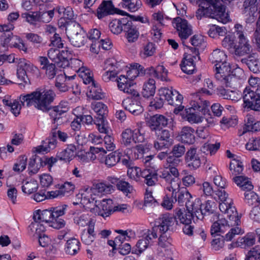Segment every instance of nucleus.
<instances>
[{"instance_id": "nucleus-1", "label": "nucleus", "mask_w": 260, "mask_h": 260, "mask_svg": "<svg viewBox=\"0 0 260 260\" xmlns=\"http://www.w3.org/2000/svg\"><path fill=\"white\" fill-rule=\"evenodd\" d=\"M55 94L52 90H36L26 95H21L20 99L26 106H34L36 108L44 112H49V116L52 119V123H55L62 117V115L68 111L66 106L59 104L52 107L51 103L53 101Z\"/></svg>"}, {"instance_id": "nucleus-2", "label": "nucleus", "mask_w": 260, "mask_h": 260, "mask_svg": "<svg viewBox=\"0 0 260 260\" xmlns=\"http://www.w3.org/2000/svg\"><path fill=\"white\" fill-rule=\"evenodd\" d=\"M209 59L212 63L215 64V79L226 87L235 88L238 81V77L235 75L236 72L243 73V71L239 68L233 71L231 74L230 64L226 61V55L219 49L213 50Z\"/></svg>"}, {"instance_id": "nucleus-3", "label": "nucleus", "mask_w": 260, "mask_h": 260, "mask_svg": "<svg viewBox=\"0 0 260 260\" xmlns=\"http://www.w3.org/2000/svg\"><path fill=\"white\" fill-rule=\"evenodd\" d=\"M193 4L198 5L196 16L198 19L203 17L215 19L219 22L226 23L230 21L229 14L224 6L219 0H189Z\"/></svg>"}, {"instance_id": "nucleus-4", "label": "nucleus", "mask_w": 260, "mask_h": 260, "mask_svg": "<svg viewBox=\"0 0 260 260\" xmlns=\"http://www.w3.org/2000/svg\"><path fill=\"white\" fill-rule=\"evenodd\" d=\"M219 209L226 214L228 219L222 218L215 221L211 228V235L218 232L224 233L230 228L238 226L241 222V216L238 215L235 207L233 205L232 200L221 202Z\"/></svg>"}, {"instance_id": "nucleus-5", "label": "nucleus", "mask_w": 260, "mask_h": 260, "mask_svg": "<svg viewBox=\"0 0 260 260\" xmlns=\"http://www.w3.org/2000/svg\"><path fill=\"white\" fill-rule=\"evenodd\" d=\"M176 217L173 215L166 213L161 215L156 222L158 224H155L151 231H147V241L157 238V231L159 229L160 233H166L169 231H173L175 224L177 223Z\"/></svg>"}, {"instance_id": "nucleus-6", "label": "nucleus", "mask_w": 260, "mask_h": 260, "mask_svg": "<svg viewBox=\"0 0 260 260\" xmlns=\"http://www.w3.org/2000/svg\"><path fill=\"white\" fill-rule=\"evenodd\" d=\"M217 209L216 203L212 201L208 200L204 204H201L199 200H196L193 210L195 213L196 220L202 219L204 216L212 215L213 221L219 218L216 210Z\"/></svg>"}, {"instance_id": "nucleus-7", "label": "nucleus", "mask_w": 260, "mask_h": 260, "mask_svg": "<svg viewBox=\"0 0 260 260\" xmlns=\"http://www.w3.org/2000/svg\"><path fill=\"white\" fill-rule=\"evenodd\" d=\"M145 122H139L137 123L138 133H135L134 136V131L130 128L125 129L122 133V143L125 146H129L132 142L136 143H142L144 142L145 138Z\"/></svg>"}, {"instance_id": "nucleus-8", "label": "nucleus", "mask_w": 260, "mask_h": 260, "mask_svg": "<svg viewBox=\"0 0 260 260\" xmlns=\"http://www.w3.org/2000/svg\"><path fill=\"white\" fill-rule=\"evenodd\" d=\"M67 30L68 38L74 47H81L87 43V34L78 23H74Z\"/></svg>"}, {"instance_id": "nucleus-9", "label": "nucleus", "mask_w": 260, "mask_h": 260, "mask_svg": "<svg viewBox=\"0 0 260 260\" xmlns=\"http://www.w3.org/2000/svg\"><path fill=\"white\" fill-rule=\"evenodd\" d=\"M159 94L164 96L169 104L176 107L174 109L175 114H178L184 109V106L181 105L183 99L182 95L177 90H173L172 87L171 89L161 88L159 90Z\"/></svg>"}, {"instance_id": "nucleus-10", "label": "nucleus", "mask_w": 260, "mask_h": 260, "mask_svg": "<svg viewBox=\"0 0 260 260\" xmlns=\"http://www.w3.org/2000/svg\"><path fill=\"white\" fill-rule=\"evenodd\" d=\"M92 106L93 110L96 113L94 123L96 125L100 133H107L108 122L106 117L108 113L107 107L102 102H96L92 104Z\"/></svg>"}, {"instance_id": "nucleus-11", "label": "nucleus", "mask_w": 260, "mask_h": 260, "mask_svg": "<svg viewBox=\"0 0 260 260\" xmlns=\"http://www.w3.org/2000/svg\"><path fill=\"white\" fill-rule=\"evenodd\" d=\"M173 26L176 29L178 36L182 42L183 45H185L184 41L193 34L191 25L188 21L180 17L173 19Z\"/></svg>"}, {"instance_id": "nucleus-12", "label": "nucleus", "mask_w": 260, "mask_h": 260, "mask_svg": "<svg viewBox=\"0 0 260 260\" xmlns=\"http://www.w3.org/2000/svg\"><path fill=\"white\" fill-rule=\"evenodd\" d=\"M235 28L237 29L236 35L239 41L238 44L236 45L234 54L237 56H243L250 53L252 51V48L243 32L240 30L242 28V26L240 24H236Z\"/></svg>"}, {"instance_id": "nucleus-13", "label": "nucleus", "mask_w": 260, "mask_h": 260, "mask_svg": "<svg viewBox=\"0 0 260 260\" xmlns=\"http://www.w3.org/2000/svg\"><path fill=\"white\" fill-rule=\"evenodd\" d=\"M114 14L126 15L127 12L114 7L111 0H104L96 10V16L100 19Z\"/></svg>"}, {"instance_id": "nucleus-14", "label": "nucleus", "mask_w": 260, "mask_h": 260, "mask_svg": "<svg viewBox=\"0 0 260 260\" xmlns=\"http://www.w3.org/2000/svg\"><path fill=\"white\" fill-rule=\"evenodd\" d=\"M255 87H246L242 97L245 107L255 111L260 112V105L258 102Z\"/></svg>"}, {"instance_id": "nucleus-15", "label": "nucleus", "mask_w": 260, "mask_h": 260, "mask_svg": "<svg viewBox=\"0 0 260 260\" xmlns=\"http://www.w3.org/2000/svg\"><path fill=\"white\" fill-rule=\"evenodd\" d=\"M189 49L191 53L185 55L180 66L183 72L187 74H191L193 73L195 69L194 60L196 59L197 57L199 59L200 56L199 53L196 48L189 47Z\"/></svg>"}, {"instance_id": "nucleus-16", "label": "nucleus", "mask_w": 260, "mask_h": 260, "mask_svg": "<svg viewBox=\"0 0 260 260\" xmlns=\"http://www.w3.org/2000/svg\"><path fill=\"white\" fill-rule=\"evenodd\" d=\"M192 96L195 100L191 101L190 107L185 109V114H188L190 111V113H200L201 112L205 115L206 112H208V108L210 106L209 102L201 100L199 97V93H193Z\"/></svg>"}, {"instance_id": "nucleus-17", "label": "nucleus", "mask_w": 260, "mask_h": 260, "mask_svg": "<svg viewBox=\"0 0 260 260\" xmlns=\"http://www.w3.org/2000/svg\"><path fill=\"white\" fill-rule=\"evenodd\" d=\"M243 232L241 229L238 226L229 229V232L225 235V237H219L214 239L211 242V246L213 249L215 251L220 250L224 246V240L226 241H231L235 235L243 233Z\"/></svg>"}, {"instance_id": "nucleus-18", "label": "nucleus", "mask_w": 260, "mask_h": 260, "mask_svg": "<svg viewBox=\"0 0 260 260\" xmlns=\"http://www.w3.org/2000/svg\"><path fill=\"white\" fill-rule=\"evenodd\" d=\"M133 80L134 78H130L127 74V77L124 75H120L115 79L117 82L118 87L120 90L134 96H138L139 94L133 88L134 84Z\"/></svg>"}, {"instance_id": "nucleus-19", "label": "nucleus", "mask_w": 260, "mask_h": 260, "mask_svg": "<svg viewBox=\"0 0 260 260\" xmlns=\"http://www.w3.org/2000/svg\"><path fill=\"white\" fill-rule=\"evenodd\" d=\"M185 161L191 169L196 170L201 166V156L197 148L191 146L188 149L185 155Z\"/></svg>"}, {"instance_id": "nucleus-20", "label": "nucleus", "mask_w": 260, "mask_h": 260, "mask_svg": "<svg viewBox=\"0 0 260 260\" xmlns=\"http://www.w3.org/2000/svg\"><path fill=\"white\" fill-rule=\"evenodd\" d=\"M192 197L186 189H182L178 192L177 201L180 206L185 205L187 211H192L196 201H191Z\"/></svg>"}, {"instance_id": "nucleus-21", "label": "nucleus", "mask_w": 260, "mask_h": 260, "mask_svg": "<svg viewBox=\"0 0 260 260\" xmlns=\"http://www.w3.org/2000/svg\"><path fill=\"white\" fill-rule=\"evenodd\" d=\"M112 204V200L111 199H103L102 201H99L96 207L98 215L103 217L109 216L113 211Z\"/></svg>"}, {"instance_id": "nucleus-22", "label": "nucleus", "mask_w": 260, "mask_h": 260, "mask_svg": "<svg viewBox=\"0 0 260 260\" xmlns=\"http://www.w3.org/2000/svg\"><path fill=\"white\" fill-rule=\"evenodd\" d=\"M168 124V119L161 115L156 114L151 116L148 126L151 130L160 132L162 126H166Z\"/></svg>"}, {"instance_id": "nucleus-23", "label": "nucleus", "mask_w": 260, "mask_h": 260, "mask_svg": "<svg viewBox=\"0 0 260 260\" xmlns=\"http://www.w3.org/2000/svg\"><path fill=\"white\" fill-rule=\"evenodd\" d=\"M194 132V129L191 127H183L179 134L180 140L184 143L188 144H193L196 141Z\"/></svg>"}, {"instance_id": "nucleus-24", "label": "nucleus", "mask_w": 260, "mask_h": 260, "mask_svg": "<svg viewBox=\"0 0 260 260\" xmlns=\"http://www.w3.org/2000/svg\"><path fill=\"white\" fill-rule=\"evenodd\" d=\"M176 219H178L182 224H191L192 220L193 222L196 220L195 213L193 211H186L184 209H176Z\"/></svg>"}, {"instance_id": "nucleus-25", "label": "nucleus", "mask_w": 260, "mask_h": 260, "mask_svg": "<svg viewBox=\"0 0 260 260\" xmlns=\"http://www.w3.org/2000/svg\"><path fill=\"white\" fill-rule=\"evenodd\" d=\"M122 105L125 110L135 115H139L144 110L140 102L133 101L129 99L124 100Z\"/></svg>"}, {"instance_id": "nucleus-26", "label": "nucleus", "mask_w": 260, "mask_h": 260, "mask_svg": "<svg viewBox=\"0 0 260 260\" xmlns=\"http://www.w3.org/2000/svg\"><path fill=\"white\" fill-rule=\"evenodd\" d=\"M39 61L42 66L41 69L45 70L46 75L50 79H53L56 74L57 69L55 63H50L46 57L41 56L39 58Z\"/></svg>"}, {"instance_id": "nucleus-27", "label": "nucleus", "mask_w": 260, "mask_h": 260, "mask_svg": "<svg viewBox=\"0 0 260 260\" xmlns=\"http://www.w3.org/2000/svg\"><path fill=\"white\" fill-rule=\"evenodd\" d=\"M33 218L36 222H52L54 218L53 217L52 210L51 208L49 209H46L41 211L38 210L34 213Z\"/></svg>"}, {"instance_id": "nucleus-28", "label": "nucleus", "mask_w": 260, "mask_h": 260, "mask_svg": "<svg viewBox=\"0 0 260 260\" xmlns=\"http://www.w3.org/2000/svg\"><path fill=\"white\" fill-rule=\"evenodd\" d=\"M76 147L73 144L68 145L67 147L61 151L58 152L56 157L60 160L70 161L75 157Z\"/></svg>"}, {"instance_id": "nucleus-29", "label": "nucleus", "mask_w": 260, "mask_h": 260, "mask_svg": "<svg viewBox=\"0 0 260 260\" xmlns=\"http://www.w3.org/2000/svg\"><path fill=\"white\" fill-rule=\"evenodd\" d=\"M128 21L127 18L112 20L109 24L111 31L115 35L120 34L122 31H124V26H126Z\"/></svg>"}, {"instance_id": "nucleus-30", "label": "nucleus", "mask_w": 260, "mask_h": 260, "mask_svg": "<svg viewBox=\"0 0 260 260\" xmlns=\"http://www.w3.org/2000/svg\"><path fill=\"white\" fill-rule=\"evenodd\" d=\"M241 62L245 63L249 70L253 73H256L259 71V61L255 54L253 53L242 58Z\"/></svg>"}, {"instance_id": "nucleus-31", "label": "nucleus", "mask_w": 260, "mask_h": 260, "mask_svg": "<svg viewBox=\"0 0 260 260\" xmlns=\"http://www.w3.org/2000/svg\"><path fill=\"white\" fill-rule=\"evenodd\" d=\"M123 31L125 32V37L129 42H134L137 40L139 32L132 20H128L126 26H124Z\"/></svg>"}, {"instance_id": "nucleus-32", "label": "nucleus", "mask_w": 260, "mask_h": 260, "mask_svg": "<svg viewBox=\"0 0 260 260\" xmlns=\"http://www.w3.org/2000/svg\"><path fill=\"white\" fill-rule=\"evenodd\" d=\"M244 129L245 131L243 132V134L246 132H257L260 131V120H257L251 115H247Z\"/></svg>"}, {"instance_id": "nucleus-33", "label": "nucleus", "mask_w": 260, "mask_h": 260, "mask_svg": "<svg viewBox=\"0 0 260 260\" xmlns=\"http://www.w3.org/2000/svg\"><path fill=\"white\" fill-rule=\"evenodd\" d=\"M217 93L220 97H222L224 99L231 100L234 101H238L241 97V95L236 91L225 89L222 87L217 89Z\"/></svg>"}, {"instance_id": "nucleus-34", "label": "nucleus", "mask_w": 260, "mask_h": 260, "mask_svg": "<svg viewBox=\"0 0 260 260\" xmlns=\"http://www.w3.org/2000/svg\"><path fill=\"white\" fill-rule=\"evenodd\" d=\"M233 180L235 183L243 190L251 191L253 186L249 178L244 176L234 177Z\"/></svg>"}, {"instance_id": "nucleus-35", "label": "nucleus", "mask_w": 260, "mask_h": 260, "mask_svg": "<svg viewBox=\"0 0 260 260\" xmlns=\"http://www.w3.org/2000/svg\"><path fill=\"white\" fill-rule=\"evenodd\" d=\"M42 158L35 154L29 159L28 163V169L29 170V174H36L41 166H43Z\"/></svg>"}, {"instance_id": "nucleus-36", "label": "nucleus", "mask_w": 260, "mask_h": 260, "mask_svg": "<svg viewBox=\"0 0 260 260\" xmlns=\"http://www.w3.org/2000/svg\"><path fill=\"white\" fill-rule=\"evenodd\" d=\"M255 236L253 233H248L244 237L239 238L237 244L242 248H246L253 245L255 243Z\"/></svg>"}, {"instance_id": "nucleus-37", "label": "nucleus", "mask_w": 260, "mask_h": 260, "mask_svg": "<svg viewBox=\"0 0 260 260\" xmlns=\"http://www.w3.org/2000/svg\"><path fill=\"white\" fill-rule=\"evenodd\" d=\"M101 36L100 31L96 28L91 29L89 32L88 35H87V38L89 40L92 41V43L90 44L91 50L93 51L97 46L99 47L101 45V43L99 41Z\"/></svg>"}, {"instance_id": "nucleus-38", "label": "nucleus", "mask_w": 260, "mask_h": 260, "mask_svg": "<svg viewBox=\"0 0 260 260\" xmlns=\"http://www.w3.org/2000/svg\"><path fill=\"white\" fill-rule=\"evenodd\" d=\"M140 1L137 0H122L118 6L123 9H126L131 12L137 11L141 6Z\"/></svg>"}, {"instance_id": "nucleus-39", "label": "nucleus", "mask_w": 260, "mask_h": 260, "mask_svg": "<svg viewBox=\"0 0 260 260\" xmlns=\"http://www.w3.org/2000/svg\"><path fill=\"white\" fill-rule=\"evenodd\" d=\"M145 170L141 171V169L139 167H131L127 169V174L131 179L136 181H139L142 177L144 179V182L146 183V175H144Z\"/></svg>"}, {"instance_id": "nucleus-40", "label": "nucleus", "mask_w": 260, "mask_h": 260, "mask_svg": "<svg viewBox=\"0 0 260 260\" xmlns=\"http://www.w3.org/2000/svg\"><path fill=\"white\" fill-rule=\"evenodd\" d=\"M80 243L79 241L74 238H72L67 241L66 252L67 253L73 255L77 253L80 250Z\"/></svg>"}, {"instance_id": "nucleus-41", "label": "nucleus", "mask_w": 260, "mask_h": 260, "mask_svg": "<svg viewBox=\"0 0 260 260\" xmlns=\"http://www.w3.org/2000/svg\"><path fill=\"white\" fill-rule=\"evenodd\" d=\"M121 156L120 152L117 151L112 152L105 157V164L108 167H113L120 161Z\"/></svg>"}, {"instance_id": "nucleus-42", "label": "nucleus", "mask_w": 260, "mask_h": 260, "mask_svg": "<svg viewBox=\"0 0 260 260\" xmlns=\"http://www.w3.org/2000/svg\"><path fill=\"white\" fill-rule=\"evenodd\" d=\"M244 202L248 206L256 207L260 203L259 198L254 191H247L244 193Z\"/></svg>"}, {"instance_id": "nucleus-43", "label": "nucleus", "mask_w": 260, "mask_h": 260, "mask_svg": "<svg viewBox=\"0 0 260 260\" xmlns=\"http://www.w3.org/2000/svg\"><path fill=\"white\" fill-rule=\"evenodd\" d=\"M236 37L233 35H228L225 36L222 41V46L227 49L230 53L234 54L236 49V43L235 39Z\"/></svg>"}, {"instance_id": "nucleus-44", "label": "nucleus", "mask_w": 260, "mask_h": 260, "mask_svg": "<svg viewBox=\"0 0 260 260\" xmlns=\"http://www.w3.org/2000/svg\"><path fill=\"white\" fill-rule=\"evenodd\" d=\"M16 38L17 36L13 35L12 32L3 33L0 37L1 45L5 49L7 48L8 46L13 47L11 42L15 41Z\"/></svg>"}, {"instance_id": "nucleus-45", "label": "nucleus", "mask_w": 260, "mask_h": 260, "mask_svg": "<svg viewBox=\"0 0 260 260\" xmlns=\"http://www.w3.org/2000/svg\"><path fill=\"white\" fill-rule=\"evenodd\" d=\"M229 169L233 176H239L243 170L242 162L238 159H234L230 164Z\"/></svg>"}, {"instance_id": "nucleus-46", "label": "nucleus", "mask_w": 260, "mask_h": 260, "mask_svg": "<svg viewBox=\"0 0 260 260\" xmlns=\"http://www.w3.org/2000/svg\"><path fill=\"white\" fill-rule=\"evenodd\" d=\"M132 69L127 71V74L130 78L135 79L136 75H132V74H137V76H144L145 74V69L144 68L138 63H135L131 65Z\"/></svg>"}, {"instance_id": "nucleus-47", "label": "nucleus", "mask_w": 260, "mask_h": 260, "mask_svg": "<svg viewBox=\"0 0 260 260\" xmlns=\"http://www.w3.org/2000/svg\"><path fill=\"white\" fill-rule=\"evenodd\" d=\"M55 10L59 14H62L63 17L69 20H71L75 18L74 12L71 7H64L63 6H58Z\"/></svg>"}, {"instance_id": "nucleus-48", "label": "nucleus", "mask_w": 260, "mask_h": 260, "mask_svg": "<svg viewBox=\"0 0 260 260\" xmlns=\"http://www.w3.org/2000/svg\"><path fill=\"white\" fill-rule=\"evenodd\" d=\"M152 73L154 77L160 79L162 81H167L168 71L163 66H158L156 69L152 68Z\"/></svg>"}, {"instance_id": "nucleus-49", "label": "nucleus", "mask_w": 260, "mask_h": 260, "mask_svg": "<svg viewBox=\"0 0 260 260\" xmlns=\"http://www.w3.org/2000/svg\"><path fill=\"white\" fill-rule=\"evenodd\" d=\"M147 166V186H152L157 181V174L156 168L153 167Z\"/></svg>"}, {"instance_id": "nucleus-50", "label": "nucleus", "mask_w": 260, "mask_h": 260, "mask_svg": "<svg viewBox=\"0 0 260 260\" xmlns=\"http://www.w3.org/2000/svg\"><path fill=\"white\" fill-rule=\"evenodd\" d=\"M38 185L37 182L35 180H30L26 182L22 186V190L23 192L30 194L36 192L38 189Z\"/></svg>"}, {"instance_id": "nucleus-51", "label": "nucleus", "mask_w": 260, "mask_h": 260, "mask_svg": "<svg viewBox=\"0 0 260 260\" xmlns=\"http://www.w3.org/2000/svg\"><path fill=\"white\" fill-rule=\"evenodd\" d=\"M55 9L46 12H38L39 21L41 22L48 23L54 16Z\"/></svg>"}, {"instance_id": "nucleus-52", "label": "nucleus", "mask_w": 260, "mask_h": 260, "mask_svg": "<svg viewBox=\"0 0 260 260\" xmlns=\"http://www.w3.org/2000/svg\"><path fill=\"white\" fill-rule=\"evenodd\" d=\"M63 53L64 52L63 51L60 52L57 49L50 48L48 51V56L52 61L56 63L60 61V58Z\"/></svg>"}, {"instance_id": "nucleus-53", "label": "nucleus", "mask_w": 260, "mask_h": 260, "mask_svg": "<svg viewBox=\"0 0 260 260\" xmlns=\"http://www.w3.org/2000/svg\"><path fill=\"white\" fill-rule=\"evenodd\" d=\"M161 96L160 95V97H155L152 101H151L149 102L148 106L149 111L156 110L162 107L164 105V101ZM162 96L164 97V96Z\"/></svg>"}, {"instance_id": "nucleus-54", "label": "nucleus", "mask_w": 260, "mask_h": 260, "mask_svg": "<svg viewBox=\"0 0 260 260\" xmlns=\"http://www.w3.org/2000/svg\"><path fill=\"white\" fill-rule=\"evenodd\" d=\"M27 160L25 155L19 156L18 162L15 163L13 166V170L18 173L23 171L26 168Z\"/></svg>"}, {"instance_id": "nucleus-55", "label": "nucleus", "mask_w": 260, "mask_h": 260, "mask_svg": "<svg viewBox=\"0 0 260 260\" xmlns=\"http://www.w3.org/2000/svg\"><path fill=\"white\" fill-rule=\"evenodd\" d=\"M246 148L250 151L260 150V138H252L246 145Z\"/></svg>"}, {"instance_id": "nucleus-56", "label": "nucleus", "mask_w": 260, "mask_h": 260, "mask_svg": "<svg viewBox=\"0 0 260 260\" xmlns=\"http://www.w3.org/2000/svg\"><path fill=\"white\" fill-rule=\"evenodd\" d=\"M89 215L86 213H83L79 217H74V222L77 225L84 227L87 225L89 222Z\"/></svg>"}, {"instance_id": "nucleus-57", "label": "nucleus", "mask_w": 260, "mask_h": 260, "mask_svg": "<svg viewBox=\"0 0 260 260\" xmlns=\"http://www.w3.org/2000/svg\"><path fill=\"white\" fill-rule=\"evenodd\" d=\"M113 189L112 185H107L104 183L96 184L94 188L95 192L101 193H110Z\"/></svg>"}, {"instance_id": "nucleus-58", "label": "nucleus", "mask_w": 260, "mask_h": 260, "mask_svg": "<svg viewBox=\"0 0 260 260\" xmlns=\"http://www.w3.org/2000/svg\"><path fill=\"white\" fill-rule=\"evenodd\" d=\"M67 207L68 205L64 204L59 206L51 208L53 218H59V216L64 215Z\"/></svg>"}, {"instance_id": "nucleus-59", "label": "nucleus", "mask_w": 260, "mask_h": 260, "mask_svg": "<svg viewBox=\"0 0 260 260\" xmlns=\"http://www.w3.org/2000/svg\"><path fill=\"white\" fill-rule=\"evenodd\" d=\"M186 151L185 146L181 144L175 145L172 148L171 153L176 157L182 156Z\"/></svg>"}, {"instance_id": "nucleus-60", "label": "nucleus", "mask_w": 260, "mask_h": 260, "mask_svg": "<svg viewBox=\"0 0 260 260\" xmlns=\"http://www.w3.org/2000/svg\"><path fill=\"white\" fill-rule=\"evenodd\" d=\"M184 117L190 123H198L202 121V117L200 113H190L189 111L188 114H184Z\"/></svg>"}, {"instance_id": "nucleus-61", "label": "nucleus", "mask_w": 260, "mask_h": 260, "mask_svg": "<svg viewBox=\"0 0 260 260\" xmlns=\"http://www.w3.org/2000/svg\"><path fill=\"white\" fill-rule=\"evenodd\" d=\"M117 187L119 190L122 191L123 193L127 194L128 193L132 192L133 187L128 182L123 181H119L117 183Z\"/></svg>"}, {"instance_id": "nucleus-62", "label": "nucleus", "mask_w": 260, "mask_h": 260, "mask_svg": "<svg viewBox=\"0 0 260 260\" xmlns=\"http://www.w3.org/2000/svg\"><path fill=\"white\" fill-rule=\"evenodd\" d=\"M161 235L158 238V245L162 248H167L171 244L172 239L170 236H167L165 234L161 233Z\"/></svg>"}, {"instance_id": "nucleus-63", "label": "nucleus", "mask_w": 260, "mask_h": 260, "mask_svg": "<svg viewBox=\"0 0 260 260\" xmlns=\"http://www.w3.org/2000/svg\"><path fill=\"white\" fill-rule=\"evenodd\" d=\"M170 182V186L167 187V189L170 191H177L178 192L182 190L180 189V180L178 178H172Z\"/></svg>"}, {"instance_id": "nucleus-64", "label": "nucleus", "mask_w": 260, "mask_h": 260, "mask_svg": "<svg viewBox=\"0 0 260 260\" xmlns=\"http://www.w3.org/2000/svg\"><path fill=\"white\" fill-rule=\"evenodd\" d=\"M23 17L26 18V21L31 24L36 25L39 21L38 12H33L32 14L24 13Z\"/></svg>"}]
</instances>
